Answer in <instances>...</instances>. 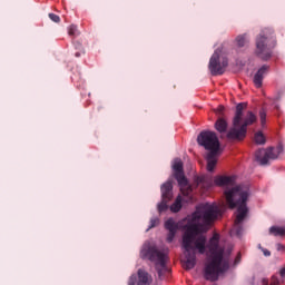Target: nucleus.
I'll use <instances>...</instances> for the list:
<instances>
[{"label": "nucleus", "mask_w": 285, "mask_h": 285, "mask_svg": "<svg viewBox=\"0 0 285 285\" xmlns=\"http://www.w3.org/2000/svg\"><path fill=\"white\" fill-rule=\"evenodd\" d=\"M277 45V39L275 38V31L272 29H264L256 38V49L255 55L263 59V61H268L273 57V48Z\"/></svg>", "instance_id": "6"}, {"label": "nucleus", "mask_w": 285, "mask_h": 285, "mask_svg": "<svg viewBox=\"0 0 285 285\" xmlns=\"http://www.w3.org/2000/svg\"><path fill=\"white\" fill-rule=\"evenodd\" d=\"M77 26L75 24H71L69 28H68V35L69 37H77Z\"/></svg>", "instance_id": "23"}, {"label": "nucleus", "mask_w": 285, "mask_h": 285, "mask_svg": "<svg viewBox=\"0 0 285 285\" xmlns=\"http://www.w3.org/2000/svg\"><path fill=\"white\" fill-rule=\"evenodd\" d=\"M219 216V208L209 203L197 206L183 235V248L185 249V259L183 266L186 271H193L197 264V252L200 255L206 253V236L202 233H208L215 219Z\"/></svg>", "instance_id": "1"}, {"label": "nucleus", "mask_w": 285, "mask_h": 285, "mask_svg": "<svg viewBox=\"0 0 285 285\" xmlns=\"http://www.w3.org/2000/svg\"><path fill=\"white\" fill-rule=\"evenodd\" d=\"M259 118H261L262 126H266V110L265 109H261Z\"/></svg>", "instance_id": "24"}, {"label": "nucleus", "mask_w": 285, "mask_h": 285, "mask_svg": "<svg viewBox=\"0 0 285 285\" xmlns=\"http://www.w3.org/2000/svg\"><path fill=\"white\" fill-rule=\"evenodd\" d=\"M75 57H81V52H79V51L76 52V53H75Z\"/></svg>", "instance_id": "33"}, {"label": "nucleus", "mask_w": 285, "mask_h": 285, "mask_svg": "<svg viewBox=\"0 0 285 285\" xmlns=\"http://www.w3.org/2000/svg\"><path fill=\"white\" fill-rule=\"evenodd\" d=\"M157 226H159V218H151L150 219V225H149V228H148V230H150V228H155V227H157Z\"/></svg>", "instance_id": "26"}, {"label": "nucleus", "mask_w": 285, "mask_h": 285, "mask_svg": "<svg viewBox=\"0 0 285 285\" xmlns=\"http://www.w3.org/2000/svg\"><path fill=\"white\" fill-rule=\"evenodd\" d=\"M263 284L264 285H281L282 282L279 281V277L274 275V276H272V279H271L269 284H268V281H266V279H263Z\"/></svg>", "instance_id": "22"}, {"label": "nucleus", "mask_w": 285, "mask_h": 285, "mask_svg": "<svg viewBox=\"0 0 285 285\" xmlns=\"http://www.w3.org/2000/svg\"><path fill=\"white\" fill-rule=\"evenodd\" d=\"M161 190V203L158 204V212L165 213L168 210V202L173 199V183L167 181L160 187Z\"/></svg>", "instance_id": "12"}, {"label": "nucleus", "mask_w": 285, "mask_h": 285, "mask_svg": "<svg viewBox=\"0 0 285 285\" xmlns=\"http://www.w3.org/2000/svg\"><path fill=\"white\" fill-rule=\"evenodd\" d=\"M279 275L283 279H285V267H283L281 271H279Z\"/></svg>", "instance_id": "32"}, {"label": "nucleus", "mask_w": 285, "mask_h": 285, "mask_svg": "<svg viewBox=\"0 0 285 285\" xmlns=\"http://www.w3.org/2000/svg\"><path fill=\"white\" fill-rule=\"evenodd\" d=\"M194 184L195 187L202 186L204 190H208L209 188H213V185L215 186H233L235 184V177L234 176H216L213 180V177L210 176H195L194 177Z\"/></svg>", "instance_id": "7"}, {"label": "nucleus", "mask_w": 285, "mask_h": 285, "mask_svg": "<svg viewBox=\"0 0 285 285\" xmlns=\"http://www.w3.org/2000/svg\"><path fill=\"white\" fill-rule=\"evenodd\" d=\"M255 144H258L259 146H264L266 144V137H264V134L262 131H258L254 136Z\"/></svg>", "instance_id": "18"}, {"label": "nucleus", "mask_w": 285, "mask_h": 285, "mask_svg": "<svg viewBox=\"0 0 285 285\" xmlns=\"http://www.w3.org/2000/svg\"><path fill=\"white\" fill-rule=\"evenodd\" d=\"M171 213H179L181 210V196H177L175 203L170 206Z\"/></svg>", "instance_id": "17"}, {"label": "nucleus", "mask_w": 285, "mask_h": 285, "mask_svg": "<svg viewBox=\"0 0 285 285\" xmlns=\"http://www.w3.org/2000/svg\"><path fill=\"white\" fill-rule=\"evenodd\" d=\"M210 256L209 262L205 265L204 277L207 282H217L222 273L230 268L228 258L224 257V248L219 246V234H214L207 245Z\"/></svg>", "instance_id": "2"}, {"label": "nucleus", "mask_w": 285, "mask_h": 285, "mask_svg": "<svg viewBox=\"0 0 285 285\" xmlns=\"http://www.w3.org/2000/svg\"><path fill=\"white\" fill-rule=\"evenodd\" d=\"M239 262H242V253H238L235 261H234V264L235 266H237V264H239Z\"/></svg>", "instance_id": "31"}, {"label": "nucleus", "mask_w": 285, "mask_h": 285, "mask_svg": "<svg viewBox=\"0 0 285 285\" xmlns=\"http://www.w3.org/2000/svg\"><path fill=\"white\" fill-rule=\"evenodd\" d=\"M135 284H137V276H130L128 281V285H135Z\"/></svg>", "instance_id": "30"}, {"label": "nucleus", "mask_w": 285, "mask_h": 285, "mask_svg": "<svg viewBox=\"0 0 285 285\" xmlns=\"http://www.w3.org/2000/svg\"><path fill=\"white\" fill-rule=\"evenodd\" d=\"M271 70V66L263 65L257 72L254 75L253 83L255 88H262L264 86V77L268 75V71Z\"/></svg>", "instance_id": "13"}, {"label": "nucleus", "mask_w": 285, "mask_h": 285, "mask_svg": "<svg viewBox=\"0 0 285 285\" xmlns=\"http://www.w3.org/2000/svg\"><path fill=\"white\" fill-rule=\"evenodd\" d=\"M175 235H177V232H168L167 242L169 244L173 243V239H175Z\"/></svg>", "instance_id": "27"}, {"label": "nucleus", "mask_w": 285, "mask_h": 285, "mask_svg": "<svg viewBox=\"0 0 285 285\" xmlns=\"http://www.w3.org/2000/svg\"><path fill=\"white\" fill-rule=\"evenodd\" d=\"M245 102H240L236 106L235 117L233 119V128L227 132V139H234L242 141L246 137L248 126H253L257 121V116L253 111H248L244 117Z\"/></svg>", "instance_id": "4"}, {"label": "nucleus", "mask_w": 285, "mask_h": 285, "mask_svg": "<svg viewBox=\"0 0 285 285\" xmlns=\"http://www.w3.org/2000/svg\"><path fill=\"white\" fill-rule=\"evenodd\" d=\"M173 168L174 177L178 183L180 193L184 197H190V195H193V186L188 183V178H186V175L184 174V163H181V160H176Z\"/></svg>", "instance_id": "8"}, {"label": "nucleus", "mask_w": 285, "mask_h": 285, "mask_svg": "<svg viewBox=\"0 0 285 285\" xmlns=\"http://www.w3.org/2000/svg\"><path fill=\"white\" fill-rule=\"evenodd\" d=\"M283 151L284 148L282 146L258 149L255 153V160L261 166H268V164H271V160L277 159V157H279V155H282Z\"/></svg>", "instance_id": "11"}, {"label": "nucleus", "mask_w": 285, "mask_h": 285, "mask_svg": "<svg viewBox=\"0 0 285 285\" xmlns=\"http://www.w3.org/2000/svg\"><path fill=\"white\" fill-rule=\"evenodd\" d=\"M261 250L263 252V255H265V257H271V250L266 249V248H262V246L259 245Z\"/></svg>", "instance_id": "29"}, {"label": "nucleus", "mask_w": 285, "mask_h": 285, "mask_svg": "<svg viewBox=\"0 0 285 285\" xmlns=\"http://www.w3.org/2000/svg\"><path fill=\"white\" fill-rule=\"evenodd\" d=\"M276 250H278V253H285V246L282 243H277L276 244Z\"/></svg>", "instance_id": "28"}, {"label": "nucleus", "mask_w": 285, "mask_h": 285, "mask_svg": "<svg viewBox=\"0 0 285 285\" xmlns=\"http://www.w3.org/2000/svg\"><path fill=\"white\" fill-rule=\"evenodd\" d=\"M269 233H272L273 235H275V237L281 236L283 237V235H285V228L284 227H271L269 228Z\"/></svg>", "instance_id": "19"}, {"label": "nucleus", "mask_w": 285, "mask_h": 285, "mask_svg": "<svg viewBox=\"0 0 285 285\" xmlns=\"http://www.w3.org/2000/svg\"><path fill=\"white\" fill-rule=\"evenodd\" d=\"M215 128L217 132L224 134L226 130H228V122L224 118H218L217 121L215 122Z\"/></svg>", "instance_id": "16"}, {"label": "nucleus", "mask_w": 285, "mask_h": 285, "mask_svg": "<svg viewBox=\"0 0 285 285\" xmlns=\"http://www.w3.org/2000/svg\"><path fill=\"white\" fill-rule=\"evenodd\" d=\"M168 254V248L159 249L157 245H153L150 243H145L140 250L141 259L153 262L159 277H161L164 271H166V264H168V261L170 259Z\"/></svg>", "instance_id": "5"}, {"label": "nucleus", "mask_w": 285, "mask_h": 285, "mask_svg": "<svg viewBox=\"0 0 285 285\" xmlns=\"http://www.w3.org/2000/svg\"><path fill=\"white\" fill-rule=\"evenodd\" d=\"M49 19L53 21V23H60L61 18L56 13H49Z\"/></svg>", "instance_id": "25"}, {"label": "nucleus", "mask_w": 285, "mask_h": 285, "mask_svg": "<svg viewBox=\"0 0 285 285\" xmlns=\"http://www.w3.org/2000/svg\"><path fill=\"white\" fill-rule=\"evenodd\" d=\"M225 197L229 208H237L234 230L239 236L244 232L242 224H244V219L248 216V206L246 205V202H248V189L236 186L229 190H225Z\"/></svg>", "instance_id": "3"}, {"label": "nucleus", "mask_w": 285, "mask_h": 285, "mask_svg": "<svg viewBox=\"0 0 285 285\" xmlns=\"http://www.w3.org/2000/svg\"><path fill=\"white\" fill-rule=\"evenodd\" d=\"M208 68L213 77H217V75H224V72H226V68H228V59L222 58V49H216L214 51L209 59Z\"/></svg>", "instance_id": "10"}, {"label": "nucleus", "mask_w": 285, "mask_h": 285, "mask_svg": "<svg viewBox=\"0 0 285 285\" xmlns=\"http://www.w3.org/2000/svg\"><path fill=\"white\" fill-rule=\"evenodd\" d=\"M197 141L199 146L205 148V150H208L209 153H219V138L215 131H202L197 137Z\"/></svg>", "instance_id": "9"}, {"label": "nucleus", "mask_w": 285, "mask_h": 285, "mask_svg": "<svg viewBox=\"0 0 285 285\" xmlns=\"http://www.w3.org/2000/svg\"><path fill=\"white\" fill-rule=\"evenodd\" d=\"M150 284H153V276L146 269L139 268L137 272L136 285Z\"/></svg>", "instance_id": "14"}, {"label": "nucleus", "mask_w": 285, "mask_h": 285, "mask_svg": "<svg viewBox=\"0 0 285 285\" xmlns=\"http://www.w3.org/2000/svg\"><path fill=\"white\" fill-rule=\"evenodd\" d=\"M236 43L238 48H244L246 46V35L237 36Z\"/></svg>", "instance_id": "21"}, {"label": "nucleus", "mask_w": 285, "mask_h": 285, "mask_svg": "<svg viewBox=\"0 0 285 285\" xmlns=\"http://www.w3.org/2000/svg\"><path fill=\"white\" fill-rule=\"evenodd\" d=\"M165 228H166L168 232H177V224L175 223V220L168 219V220L165 223Z\"/></svg>", "instance_id": "20"}, {"label": "nucleus", "mask_w": 285, "mask_h": 285, "mask_svg": "<svg viewBox=\"0 0 285 285\" xmlns=\"http://www.w3.org/2000/svg\"><path fill=\"white\" fill-rule=\"evenodd\" d=\"M217 155H219V151H209L207 154L206 160L208 173H213L215 170V166H217Z\"/></svg>", "instance_id": "15"}]
</instances>
